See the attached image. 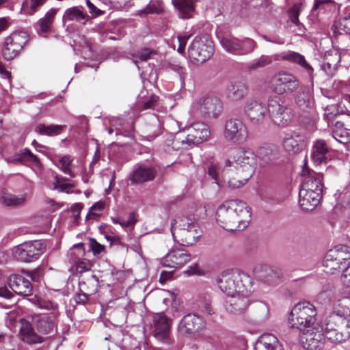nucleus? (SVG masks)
Here are the masks:
<instances>
[{
	"label": "nucleus",
	"instance_id": "obj_51",
	"mask_svg": "<svg viewBox=\"0 0 350 350\" xmlns=\"http://www.w3.org/2000/svg\"><path fill=\"white\" fill-rule=\"evenodd\" d=\"M158 96L154 94H150L142 101V104L139 103V106L144 110L150 109H154L158 103Z\"/></svg>",
	"mask_w": 350,
	"mask_h": 350
},
{
	"label": "nucleus",
	"instance_id": "obj_36",
	"mask_svg": "<svg viewBox=\"0 0 350 350\" xmlns=\"http://www.w3.org/2000/svg\"><path fill=\"white\" fill-rule=\"evenodd\" d=\"M20 334L22 340L27 343H40L42 338L35 333L31 324L26 320L21 319Z\"/></svg>",
	"mask_w": 350,
	"mask_h": 350
},
{
	"label": "nucleus",
	"instance_id": "obj_2",
	"mask_svg": "<svg viewBox=\"0 0 350 350\" xmlns=\"http://www.w3.org/2000/svg\"><path fill=\"white\" fill-rule=\"evenodd\" d=\"M252 217L250 208L239 200L225 201L219 206L216 213L217 224L226 230H243Z\"/></svg>",
	"mask_w": 350,
	"mask_h": 350
},
{
	"label": "nucleus",
	"instance_id": "obj_17",
	"mask_svg": "<svg viewBox=\"0 0 350 350\" xmlns=\"http://www.w3.org/2000/svg\"><path fill=\"white\" fill-rule=\"evenodd\" d=\"M220 44L227 52L237 55H247L256 47V42L249 38L224 37L220 40Z\"/></svg>",
	"mask_w": 350,
	"mask_h": 350
},
{
	"label": "nucleus",
	"instance_id": "obj_28",
	"mask_svg": "<svg viewBox=\"0 0 350 350\" xmlns=\"http://www.w3.org/2000/svg\"><path fill=\"white\" fill-rule=\"evenodd\" d=\"M299 197V203L302 209L312 211L319 204L322 195H320V193L301 189Z\"/></svg>",
	"mask_w": 350,
	"mask_h": 350
},
{
	"label": "nucleus",
	"instance_id": "obj_45",
	"mask_svg": "<svg viewBox=\"0 0 350 350\" xmlns=\"http://www.w3.org/2000/svg\"><path fill=\"white\" fill-rule=\"evenodd\" d=\"M75 187L72 181L64 177L55 176L54 183V188L62 192L69 193V191Z\"/></svg>",
	"mask_w": 350,
	"mask_h": 350
},
{
	"label": "nucleus",
	"instance_id": "obj_1",
	"mask_svg": "<svg viewBox=\"0 0 350 350\" xmlns=\"http://www.w3.org/2000/svg\"><path fill=\"white\" fill-rule=\"evenodd\" d=\"M243 112L252 125L262 124L269 115L275 124L284 126L290 123L293 118L291 109L276 96L269 98L267 106L259 99L249 98L244 103Z\"/></svg>",
	"mask_w": 350,
	"mask_h": 350
},
{
	"label": "nucleus",
	"instance_id": "obj_62",
	"mask_svg": "<svg viewBox=\"0 0 350 350\" xmlns=\"http://www.w3.org/2000/svg\"><path fill=\"white\" fill-rule=\"evenodd\" d=\"M22 271L35 282H39L42 276V270L40 268H37L31 271L24 270Z\"/></svg>",
	"mask_w": 350,
	"mask_h": 350
},
{
	"label": "nucleus",
	"instance_id": "obj_7",
	"mask_svg": "<svg viewBox=\"0 0 350 350\" xmlns=\"http://www.w3.org/2000/svg\"><path fill=\"white\" fill-rule=\"evenodd\" d=\"M219 289L226 297L241 290V287L251 286L250 277L239 270H227L224 271L217 279Z\"/></svg>",
	"mask_w": 350,
	"mask_h": 350
},
{
	"label": "nucleus",
	"instance_id": "obj_39",
	"mask_svg": "<svg viewBox=\"0 0 350 350\" xmlns=\"http://www.w3.org/2000/svg\"><path fill=\"white\" fill-rule=\"evenodd\" d=\"M279 57L282 59L299 64L308 72L309 75H311L313 72L312 66L307 63L304 57L297 52L288 51L282 53L279 55Z\"/></svg>",
	"mask_w": 350,
	"mask_h": 350
},
{
	"label": "nucleus",
	"instance_id": "obj_21",
	"mask_svg": "<svg viewBox=\"0 0 350 350\" xmlns=\"http://www.w3.org/2000/svg\"><path fill=\"white\" fill-rule=\"evenodd\" d=\"M190 259V254L187 251L182 247H174L161 259V264L163 267L174 270L189 262Z\"/></svg>",
	"mask_w": 350,
	"mask_h": 350
},
{
	"label": "nucleus",
	"instance_id": "obj_26",
	"mask_svg": "<svg viewBox=\"0 0 350 350\" xmlns=\"http://www.w3.org/2000/svg\"><path fill=\"white\" fill-rule=\"evenodd\" d=\"M8 283L11 289L21 296H29L32 293L33 287L29 280L18 274L11 275Z\"/></svg>",
	"mask_w": 350,
	"mask_h": 350
},
{
	"label": "nucleus",
	"instance_id": "obj_15",
	"mask_svg": "<svg viewBox=\"0 0 350 350\" xmlns=\"http://www.w3.org/2000/svg\"><path fill=\"white\" fill-rule=\"evenodd\" d=\"M224 137L227 142L235 144L245 142L248 137V131L245 123L238 118H230L226 121Z\"/></svg>",
	"mask_w": 350,
	"mask_h": 350
},
{
	"label": "nucleus",
	"instance_id": "obj_9",
	"mask_svg": "<svg viewBox=\"0 0 350 350\" xmlns=\"http://www.w3.org/2000/svg\"><path fill=\"white\" fill-rule=\"evenodd\" d=\"M223 108L221 100L217 96H206L193 101L191 110L192 113L206 118H218Z\"/></svg>",
	"mask_w": 350,
	"mask_h": 350
},
{
	"label": "nucleus",
	"instance_id": "obj_38",
	"mask_svg": "<svg viewBox=\"0 0 350 350\" xmlns=\"http://www.w3.org/2000/svg\"><path fill=\"white\" fill-rule=\"evenodd\" d=\"M89 19V16L84 12L82 7L73 6L66 9L62 17V21H76L77 23H85Z\"/></svg>",
	"mask_w": 350,
	"mask_h": 350
},
{
	"label": "nucleus",
	"instance_id": "obj_64",
	"mask_svg": "<svg viewBox=\"0 0 350 350\" xmlns=\"http://www.w3.org/2000/svg\"><path fill=\"white\" fill-rule=\"evenodd\" d=\"M257 310L259 313V317L261 320H265L269 314V310L267 305L260 303L257 306Z\"/></svg>",
	"mask_w": 350,
	"mask_h": 350
},
{
	"label": "nucleus",
	"instance_id": "obj_18",
	"mask_svg": "<svg viewBox=\"0 0 350 350\" xmlns=\"http://www.w3.org/2000/svg\"><path fill=\"white\" fill-rule=\"evenodd\" d=\"M299 342L302 347L307 350H317L323 344V329L319 324L299 329Z\"/></svg>",
	"mask_w": 350,
	"mask_h": 350
},
{
	"label": "nucleus",
	"instance_id": "obj_48",
	"mask_svg": "<svg viewBox=\"0 0 350 350\" xmlns=\"http://www.w3.org/2000/svg\"><path fill=\"white\" fill-rule=\"evenodd\" d=\"M58 166L60 167L62 171L65 174L69 175L70 177H75V174L71 171L70 164L72 159L70 156H64L59 159Z\"/></svg>",
	"mask_w": 350,
	"mask_h": 350
},
{
	"label": "nucleus",
	"instance_id": "obj_4",
	"mask_svg": "<svg viewBox=\"0 0 350 350\" xmlns=\"http://www.w3.org/2000/svg\"><path fill=\"white\" fill-rule=\"evenodd\" d=\"M210 135L208 126L204 122H197L176 133L172 145L176 150L187 149L207 140Z\"/></svg>",
	"mask_w": 350,
	"mask_h": 350
},
{
	"label": "nucleus",
	"instance_id": "obj_56",
	"mask_svg": "<svg viewBox=\"0 0 350 350\" xmlns=\"http://www.w3.org/2000/svg\"><path fill=\"white\" fill-rule=\"evenodd\" d=\"M155 54V51L153 50H151L150 49L145 48L140 51H139L134 57L135 59H139L141 61L146 62L148 59H149L152 55ZM135 63L137 64V60H134Z\"/></svg>",
	"mask_w": 350,
	"mask_h": 350
},
{
	"label": "nucleus",
	"instance_id": "obj_57",
	"mask_svg": "<svg viewBox=\"0 0 350 350\" xmlns=\"http://www.w3.org/2000/svg\"><path fill=\"white\" fill-rule=\"evenodd\" d=\"M348 256H349V261H344V267L345 269L341 276V281L344 285L350 286V252Z\"/></svg>",
	"mask_w": 350,
	"mask_h": 350
},
{
	"label": "nucleus",
	"instance_id": "obj_30",
	"mask_svg": "<svg viewBox=\"0 0 350 350\" xmlns=\"http://www.w3.org/2000/svg\"><path fill=\"white\" fill-rule=\"evenodd\" d=\"M329 151L330 149L324 140L317 139L312 146L311 158L315 163L321 164L328 159Z\"/></svg>",
	"mask_w": 350,
	"mask_h": 350
},
{
	"label": "nucleus",
	"instance_id": "obj_63",
	"mask_svg": "<svg viewBox=\"0 0 350 350\" xmlns=\"http://www.w3.org/2000/svg\"><path fill=\"white\" fill-rule=\"evenodd\" d=\"M90 247L94 255L100 254L105 249L104 245L100 244L94 239H90Z\"/></svg>",
	"mask_w": 350,
	"mask_h": 350
},
{
	"label": "nucleus",
	"instance_id": "obj_50",
	"mask_svg": "<svg viewBox=\"0 0 350 350\" xmlns=\"http://www.w3.org/2000/svg\"><path fill=\"white\" fill-rule=\"evenodd\" d=\"M349 129L344 128L340 130H334L332 132L333 137L342 144H347L350 141V134L347 131Z\"/></svg>",
	"mask_w": 350,
	"mask_h": 350
},
{
	"label": "nucleus",
	"instance_id": "obj_12",
	"mask_svg": "<svg viewBox=\"0 0 350 350\" xmlns=\"http://www.w3.org/2000/svg\"><path fill=\"white\" fill-rule=\"evenodd\" d=\"M214 51L213 42L207 38L196 37L189 47L191 60L196 64H202L208 59Z\"/></svg>",
	"mask_w": 350,
	"mask_h": 350
},
{
	"label": "nucleus",
	"instance_id": "obj_47",
	"mask_svg": "<svg viewBox=\"0 0 350 350\" xmlns=\"http://www.w3.org/2000/svg\"><path fill=\"white\" fill-rule=\"evenodd\" d=\"M161 10V0H151L144 9L139 11V14H159Z\"/></svg>",
	"mask_w": 350,
	"mask_h": 350
},
{
	"label": "nucleus",
	"instance_id": "obj_61",
	"mask_svg": "<svg viewBox=\"0 0 350 350\" xmlns=\"http://www.w3.org/2000/svg\"><path fill=\"white\" fill-rule=\"evenodd\" d=\"M190 37H191L190 34H185V35H180V36H178V47L177 51L179 53H180V54L184 53L187 42L188 40L190 38Z\"/></svg>",
	"mask_w": 350,
	"mask_h": 350
},
{
	"label": "nucleus",
	"instance_id": "obj_24",
	"mask_svg": "<svg viewBox=\"0 0 350 350\" xmlns=\"http://www.w3.org/2000/svg\"><path fill=\"white\" fill-rule=\"evenodd\" d=\"M302 175L304 178L301 189L320 193V195L323 194L322 174L317 173L306 167L302 170Z\"/></svg>",
	"mask_w": 350,
	"mask_h": 350
},
{
	"label": "nucleus",
	"instance_id": "obj_27",
	"mask_svg": "<svg viewBox=\"0 0 350 350\" xmlns=\"http://www.w3.org/2000/svg\"><path fill=\"white\" fill-rule=\"evenodd\" d=\"M33 326L41 334H49L53 332L55 327V321L53 316L36 314L32 318Z\"/></svg>",
	"mask_w": 350,
	"mask_h": 350
},
{
	"label": "nucleus",
	"instance_id": "obj_32",
	"mask_svg": "<svg viewBox=\"0 0 350 350\" xmlns=\"http://www.w3.org/2000/svg\"><path fill=\"white\" fill-rule=\"evenodd\" d=\"M255 350H284V349L274 335L264 334L256 342Z\"/></svg>",
	"mask_w": 350,
	"mask_h": 350
},
{
	"label": "nucleus",
	"instance_id": "obj_37",
	"mask_svg": "<svg viewBox=\"0 0 350 350\" xmlns=\"http://www.w3.org/2000/svg\"><path fill=\"white\" fill-rule=\"evenodd\" d=\"M258 167L262 168L270 165L275 159V153L272 146L264 145L256 150Z\"/></svg>",
	"mask_w": 350,
	"mask_h": 350
},
{
	"label": "nucleus",
	"instance_id": "obj_5",
	"mask_svg": "<svg viewBox=\"0 0 350 350\" xmlns=\"http://www.w3.org/2000/svg\"><path fill=\"white\" fill-rule=\"evenodd\" d=\"M323 336L332 342H341L350 337V320L334 311L325 319Z\"/></svg>",
	"mask_w": 350,
	"mask_h": 350
},
{
	"label": "nucleus",
	"instance_id": "obj_53",
	"mask_svg": "<svg viewBox=\"0 0 350 350\" xmlns=\"http://www.w3.org/2000/svg\"><path fill=\"white\" fill-rule=\"evenodd\" d=\"M76 271L79 273H83L90 271L92 268V263L87 259H79L75 261Z\"/></svg>",
	"mask_w": 350,
	"mask_h": 350
},
{
	"label": "nucleus",
	"instance_id": "obj_11",
	"mask_svg": "<svg viewBox=\"0 0 350 350\" xmlns=\"http://www.w3.org/2000/svg\"><path fill=\"white\" fill-rule=\"evenodd\" d=\"M350 248L345 245H337L326 254L323 265L327 273H334V271L341 269L345 271L344 261H349Z\"/></svg>",
	"mask_w": 350,
	"mask_h": 350
},
{
	"label": "nucleus",
	"instance_id": "obj_55",
	"mask_svg": "<svg viewBox=\"0 0 350 350\" xmlns=\"http://www.w3.org/2000/svg\"><path fill=\"white\" fill-rule=\"evenodd\" d=\"M168 68L169 70L176 72L179 75L182 83H184L185 79L187 76L185 68L176 63H170L168 64Z\"/></svg>",
	"mask_w": 350,
	"mask_h": 350
},
{
	"label": "nucleus",
	"instance_id": "obj_13",
	"mask_svg": "<svg viewBox=\"0 0 350 350\" xmlns=\"http://www.w3.org/2000/svg\"><path fill=\"white\" fill-rule=\"evenodd\" d=\"M44 246L40 241L25 242L17 245L13 250L14 257L24 262L37 260L44 252Z\"/></svg>",
	"mask_w": 350,
	"mask_h": 350
},
{
	"label": "nucleus",
	"instance_id": "obj_8",
	"mask_svg": "<svg viewBox=\"0 0 350 350\" xmlns=\"http://www.w3.org/2000/svg\"><path fill=\"white\" fill-rule=\"evenodd\" d=\"M232 163H235L237 171L245 173V180H249L258 167V159L256 153L250 148H241L237 150L233 156V161L227 160L225 167H230Z\"/></svg>",
	"mask_w": 350,
	"mask_h": 350
},
{
	"label": "nucleus",
	"instance_id": "obj_16",
	"mask_svg": "<svg viewBox=\"0 0 350 350\" xmlns=\"http://www.w3.org/2000/svg\"><path fill=\"white\" fill-rule=\"evenodd\" d=\"M241 288L242 290L226 297L224 306L228 312L238 314L249 306L252 286L251 285L248 287Z\"/></svg>",
	"mask_w": 350,
	"mask_h": 350
},
{
	"label": "nucleus",
	"instance_id": "obj_44",
	"mask_svg": "<svg viewBox=\"0 0 350 350\" xmlns=\"http://www.w3.org/2000/svg\"><path fill=\"white\" fill-rule=\"evenodd\" d=\"M237 178L232 177L226 180V175H225L223 178V181L224 184H227L228 186L232 189H236L241 187L244 184L247 183L248 180H245V173L240 172L239 174V171L237 172Z\"/></svg>",
	"mask_w": 350,
	"mask_h": 350
},
{
	"label": "nucleus",
	"instance_id": "obj_58",
	"mask_svg": "<svg viewBox=\"0 0 350 350\" xmlns=\"http://www.w3.org/2000/svg\"><path fill=\"white\" fill-rule=\"evenodd\" d=\"M39 308L55 312L58 308V304L48 299L38 300Z\"/></svg>",
	"mask_w": 350,
	"mask_h": 350
},
{
	"label": "nucleus",
	"instance_id": "obj_29",
	"mask_svg": "<svg viewBox=\"0 0 350 350\" xmlns=\"http://www.w3.org/2000/svg\"><path fill=\"white\" fill-rule=\"evenodd\" d=\"M247 84L241 80L231 81L227 87L226 96L228 100L238 101L243 98L247 94Z\"/></svg>",
	"mask_w": 350,
	"mask_h": 350
},
{
	"label": "nucleus",
	"instance_id": "obj_10",
	"mask_svg": "<svg viewBox=\"0 0 350 350\" xmlns=\"http://www.w3.org/2000/svg\"><path fill=\"white\" fill-rule=\"evenodd\" d=\"M299 80L287 72H279L274 74L269 82V88L274 93L281 95L292 94L299 88Z\"/></svg>",
	"mask_w": 350,
	"mask_h": 350
},
{
	"label": "nucleus",
	"instance_id": "obj_6",
	"mask_svg": "<svg viewBox=\"0 0 350 350\" xmlns=\"http://www.w3.org/2000/svg\"><path fill=\"white\" fill-rule=\"evenodd\" d=\"M317 310L314 306L308 301L297 303L291 312L289 324L292 328L306 329L316 323Z\"/></svg>",
	"mask_w": 350,
	"mask_h": 350
},
{
	"label": "nucleus",
	"instance_id": "obj_20",
	"mask_svg": "<svg viewBox=\"0 0 350 350\" xmlns=\"http://www.w3.org/2000/svg\"><path fill=\"white\" fill-rule=\"evenodd\" d=\"M307 143L306 135L301 130L287 131L283 137L284 147L289 153L296 154L302 151Z\"/></svg>",
	"mask_w": 350,
	"mask_h": 350
},
{
	"label": "nucleus",
	"instance_id": "obj_3",
	"mask_svg": "<svg viewBox=\"0 0 350 350\" xmlns=\"http://www.w3.org/2000/svg\"><path fill=\"white\" fill-rule=\"evenodd\" d=\"M194 215H178L171 222V232L175 241L181 245H191L202 234Z\"/></svg>",
	"mask_w": 350,
	"mask_h": 350
},
{
	"label": "nucleus",
	"instance_id": "obj_33",
	"mask_svg": "<svg viewBox=\"0 0 350 350\" xmlns=\"http://www.w3.org/2000/svg\"><path fill=\"white\" fill-rule=\"evenodd\" d=\"M27 194L14 195L3 189L0 191V204L5 206L18 207L23 206L27 201Z\"/></svg>",
	"mask_w": 350,
	"mask_h": 350
},
{
	"label": "nucleus",
	"instance_id": "obj_54",
	"mask_svg": "<svg viewBox=\"0 0 350 350\" xmlns=\"http://www.w3.org/2000/svg\"><path fill=\"white\" fill-rule=\"evenodd\" d=\"M207 174L218 186L222 185V183L219 178V167L217 165H210L207 169Z\"/></svg>",
	"mask_w": 350,
	"mask_h": 350
},
{
	"label": "nucleus",
	"instance_id": "obj_34",
	"mask_svg": "<svg viewBox=\"0 0 350 350\" xmlns=\"http://www.w3.org/2000/svg\"><path fill=\"white\" fill-rule=\"evenodd\" d=\"M340 62V55L339 52L336 50H330L325 53L321 68L327 75L332 76Z\"/></svg>",
	"mask_w": 350,
	"mask_h": 350
},
{
	"label": "nucleus",
	"instance_id": "obj_59",
	"mask_svg": "<svg viewBox=\"0 0 350 350\" xmlns=\"http://www.w3.org/2000/svg\"><path fill=\"white\" fill-rule=\"evenodd\" d=\"M337 113L338 111L336 109V106L334 105L327 106L325 108L323 118L325 121H327L328 125L330 124L331 122L333 120L334 118L337 115Z\"/></svg>",
	"mask_w": 350,
	"mask_h": 350
},
{
	"label": "nucleus",
	"instance_id": "obj_25",
	"mask_svg": "<svg viewBox=\"0 0 350 350\" xmlns=\"http://www.w3.org/2000/svg\"><path fill=\"white\" fill-rule=\"evenodd\" d=\"M98 279L92 274L87 282L80 280L79 282V290L81 293L75 295V300L78 304H85L88 300V294L92 295L97 291Z\"/></svg>",
	"mask_w": 350,
	"mask_h": 350
},
{
	"label": "nucleus",
	"instance_id": "obj_31",
	"mask_svg": "<svg viewBox=\"0 0 350 350\" xmlns=\"http://www.w3.org/2000/svg\"><path fill=\"white\" fill-rule=\"evenodd\" d=\"M295 94V102L302 111L310 109L313 105L312 90L308 86H299Z\"/></svg>",
	"mask_w": 350,
	"mask_h": 350
},
{
	"label": "nucleus",
	"instance_id": "obj_60",
	"mask_svg": "<svg viewBox=\"0 0 350 350\" xmlns=\"http://www.w3.org/2000/svg\"><path fill=\"white\" fill-rule=\"evenodd\" d=\"M198 306L201 311L208 314H211L213 313L209 297H205L203 300H200Z\"/></svg>",
	"mask_w": 350,
	"mask_h": 350
},
{
	"label": "nucleus",
	"instance_id": "obj_22",
	"mask_svg": "<svg viewBox=\"0 0 350 350\" xmlns=\"http://www.w3.org/2000/svg\"><path fill=\"white\" fill-rule=\"evenodd\" d=\"M157 174V170L152 165L143 163L136 164L129 176L132 185H141L152 181Z\"/></svg>",
	"mask_w": 350,
	"mask_h": 350
},
{
	"label": "nucleus",
	"instance_id": "obj_40",
	"mask_svg": "<svg viewBox=\"0 0 350 350\" xmlns=\"http://www.w3.org/2000/svg\"><path fill=\"white\" fill-rule=\"evenodd\" d=\"M57 10L51 8L37 23V28L42 33L50 32L57 14Z\"/></svg>",
	"mask_w": 350,
	"mask_h": 350
},
{
	"label": "nucleus",
	"instance_id": "obj_35",
	"mask_svg": "<svg viewBox=\"0 0 350 350\" xmlns=\"http://www.w3.org/2000/svg\"><path fill=\"white\" fill-rule=\"evenodd\" d=\"M197 0H172L178 17L180 18H191L195 12V3Z\"/></svg>",
	"mask_w": 350,
	"mask_h": 350
},
{
	"label": "nucleus",
	"instance_id": "obj_19",
	"mask_svg": "<svg viewBox=\"0 0 350 350\" xmlns=\"http://www.w3.org/2000/svg\"><path fill=\"white\" fill-rule=\"evenodd\" d=\"M171 320L163 312L154 314L151 324L153 336L159 340L170 342Z\"/></svg>",
	"mask_w": 350,
	"mask_h": 350
},
{
	"label": "nucleus",
	"instance_id": "obj_14",
	"mask_svg": "<svg viewBox=\"0 0 350 350\" xmlns=\"http://www.w3.org/2000/svg\"><path fill=\"white\" fill-rule=\"evenodd\" d=\"M28 42V35L24 31L12 33L5 39L2 55L5 59L12 60L23 50Z\"/></svg>",
	"mask_w": 350,
	"mask_h": 350
},
{
	"label": "nucleus",
	"instance_id": "obj_46",
	"mask_svg": "<svg viewBox=\"0 0 350 350\" xmlns=\"http://www.w3.org/2000/svg\"><path fill=\"white\" fill-rule=\"evenodd\" d=\"M105 203L103 201H98L91 206L86 216L87 219H97L105 208Z\"/></svg>",
	"mask_w": 350,
	"mask_h": 350
},
{
	"label": "nucleus",
	"instance_id": "obj_41",
	"mask_svg": "<svg viewBox=\"0 0 350 350\" xmlns=\"http://www.w3.org/2000/svg\"><path fill=\"white\" fill-rule=\"evenodd\" d=\"M334 32L343 31L350 34V8H346L344 13L337 23L333 26Z\"/></svg>",
	"mask_w": 350,
	"mask_h": 350
},
{
	"label": "nucleus",
	"instance_id": "obj_52",
	"mask_svg": "<svg viewBox=\"0 0 350 350\" xmlns=\"http://www.w3.org/2000/svg\"><path fill=\"white\" fill-rule=\"evenodd\" d=\"M338 306H341L342 308V311L339 310H336V308H334V311L338 312L340 315H342V317H345L347 315H350V298L349 297H344L340 300H338Z\"/></svg>",
	"mask_w": 350,
	"mask_h": 350
},
{
	"label": "nucleus",
	"instance_id": "obj_49",
	"mask_svg": "<svg viewBox=\"0 0 350 350\" xmlns=\"http://www.w3.org/2000/svg\"><path fill=\"white\" fill-rule=\"evenodd\" d=\"M45 2V0H30V6L23 5L22 11L25 14L32 15Z\"/></svg>",
	"mask_w": 350,
	"mask_h": 350
},
{
	"label": "nucleus",
	"instance_id": "obj_42",
	"mask_svg": "<svg viewBox=\"0 0 350 350\" xmlns=\"http://www.w3.org/2000/svg\"><path fill=\"white\" fill-rule=\"evenodd\" d=\"M65 127L62 125L39 124L36 128V131L44 135L55 136L59 135Z\"/></svg>",
	"mask_w": 350,
	"mask_h": 350
},
{
	"label": "nucleus",
	"instance_id": "obj_23",
	"mask_svg": "<svg viewBox=\"0 0 350 350\" xmlns=\"http://www.w3.org/2000/svg\"><path fill=\"white\" fill-rule=\"evenodd\" d=\"M206 327L205 321L195 314H187L180 320L178 331L181 335L192 334L204 329Z\"/></svg>",
	"mask_w": 350,
	"mask_h": 350
},
{
	"label": "nucleus",
	"instance_id": "obj_43",
	"mask_svg": "<svg viewBox=\"0 0 350 350\" xmlns=\"http://www.w3.org/2000/svg\"><path fill=\"white\" fill-rule=\"evenodd\" d=\"M278 59L272 56L261 55L259 58L255 59L246 64V68L249 70H256L262 68L270 65L273 61Z\"/></svg>",
	"mask_w": 350,
	"mask_h": 350
}]
</instances>
